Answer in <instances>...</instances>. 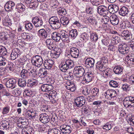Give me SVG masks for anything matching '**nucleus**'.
Masks as SVG:
<instances>
[{
	"mask_svg": "<svg viewBox=\"0 0 134 134\" xmlns=\"http://www.w3.org/2000/svg\"><path fill=\"white\" fill-rule=\"evenodd\" d=\"M7 53L5 48L2 46H0V54L4 56L7 54Z\"/></svg>",
	"mask_w": 134,
	"mask_h": 134,
	"instance_id": "obj_37",
	"label": "nucleus"
},
{
	"mask_svg": "<svg viewBox=\"0 0 134 134\" xmlns=\"http://www.w3.org/2000/svg\"><path fill=\"white\" fill-rule=\"evenodd\" d=\"M104 95L106 98L110 100L112 98L116 96L117 93L115 90L110 89L107 90L104 93Z\"/></svg>",
	"mask_w": 134,
	"mask_h": 134,
	"instance_id": "obj_7",
	"label": "nucleus"
},
{
	"mask_svg": "<svg viewBox=\"0 0 134 134\" xmlns=\"http://www.w3.org/2000/svg\"><path fill=\"white\" fill-rule=\"evenodd\" d=\"M41 89L43 91H51L53 88V87L51 85L44 84L41 86Z\"/></svg>",
	"mask_w": 134,
	"mask_h": 134,
	"instance_id": "obj_19",
	"label": "nucleus"
},
{
	"mask_svg": "<svg viewBox=\"0 0 134 134\" xmlns=\"http://www.w3.org/2000/svg\"><path fill=\"white\" fill-rule=\"evenodd\" d=\"M123 69L122 67L119 65L115 66L114 68L113 71L115 74H119L122 72Z\"/></svg>",
	"mask_w": 134,
	"mask_h": 134,
	"instance_id": "obj_29",
	"label": "nucleus"
},
{
	"mask_svg": "<svg viewBox=\"0 0 134 134\" xmlns=\"http://www.w3.org/2000/svg\"><path fill=\"white\" fill-rule=\"evenodd\" d=\"M91 3L93 5L98 6L101 3L102 0H90Z\"/></svg>",
	"mask_w": 134,
	"mask_h": 134,
	"instance_id": "obj_46",
	"label": "nucleus"
},
{
	"mask_svg": "<svg viewBox=\"0 0 134 134\" xmlns=\"http://www.w3.org/2000/svg\"><path fill=\"white\" fill-rule=\"evenodd\" d=\"M88 36L86 32L80 35V40L83 41H86L88 39Z\"/></svg>",
	"mask_w": 134,
	"mask_h": 134,
	"instance_id": "obj_36",
	"label": "nucleus"
},
{
	"mask_svg": "<svg viewBox=\"0 0 134 134\" xmlns=\"http://www.w3.org/2000/svg\"><path fill=\"white\" fill-rule=\"evenodd\" d=\"M88 88L89 87H86L83 90V94L86 95L90 93V90Z\"/></svg>",
	"mask_w": 134,
	"mask_h": 134,
	"instance_id": "obj_59",
	"label": "nucleus"
},
{
	"mask_svg": "<svg viewBox=\"0 0 134 134\" xmlns=\"http://www.w3.org/2000/svg\"><path fill=\"white\" fill-rule=\"evenodd\" d=\"M64 77L66 80H69V81L73 79V76L72 73L70 72H69L68 74L65 75Z\"/></svg>",
	"mask_w": 134,
	"mask_h": 134,
	"instance_id": "obj_40",
	"label": "nucleus"
},
{
	"mask_svg": "<svg viewBox=\"0 0 134 134\" xmlns=\"http://www.w3.org/2000/svg\"><path fill=\"white\" fill-rule=\"evenodd\" d=\"M93 77V72H87L84 75L81 82L83 84H85L91 81Z\"/></svg>",
	"mask_w": 134,
	"mask_h": 134,
	"instance_id": "obj_5",
	"label": "nucleus"
},
{
	"mask_svg": "<svg viewBox=\"0 0 134 134\" xmlns=\"http://www.w3.org/2000/svg\"><path fill=\"white\" fill-rule=\"evenodd\" d=\"M118 51L120 53L124 54L127 53L129 52L128 48L127 47L126 45L125 44L119 46Z\"/></svg>",
	"mask_w": 134,
	"mask_h": 134,
	"instance_id": "obj_16",
	"label": "nucleus"
},
{
	"mask_svg": "<svg viewBox=\"0 0 134 134\" xmlns=\"http://www.w3.org/2000/svg\"><path fill=\"white\" fill-rule=\"evenodd\" d=\"M91 39L94 41H96L98 39V35L96 33L92 34L91 36Z\"/></svg>",
	"mask_w": 134,
	"mask_h": 134,
	"instance_id": "obj_51",
	"label": "nucleus"
},
{
	"mask_svg": "<svg viewBox=\"0 0 134 134\" xmlns=\"http://www.w3.org/2000/svg\"><path fill=\"white\" fill-rule=\"evenodd\" d=\"M58 21H59L58 18L55 16L52 17L49 19V21L50 24H51V23H52L58 22Z\"/></svg>",
	"mask_w": 134,
	"mask_h": 134,
	"instance_id": "obj_41",
	"label": "nucleus"
},
{
	"mask_svg": "<svg viewBox=\"0 0 134 134\" xmlns=\"http://www.w3.org/2000/svg\"><path fill=\"white\" fill-rule=\"evenodd\" d=\"M32 22L34 25L36 27L41 26L43 24L42 19L37 16L32 18Z\"/></svg>",
	"mask_w": 134,
	"mask_h": 134,
	"instance_id": "obj_11",
	"label": "nucleus"
},
{
	"mask_svg": "<svg viewBox=\"0 0 134 134\" xmlns=\"http://www.w3.org/2000/svg\"><path fill=\"white\" fill-rule=\"evenodd\" d=\"M33 27V24L31 23H29L25 24V28L29 31L31 30Z\"/></svg>",
	"mask_w": 134,
	"mask_h": 134,
	"instance_id": "obj_50",
	"label": "nucleus"
},
{
	"mask_svg": "<svg viewBox=\"0 0 134 134\" xmlns=\"http://www.w3.org/2000/svg\"><path fill=\"white\" fill-rule=\"evenodd\" d=\"M32 92L30 90H25L24 92V94L28 96H32Z\"/></svg>",
	"mask_w": 134,
	"mask_h": 134,
	"instance_id": "obj_55",
	"label": "nucleus"
},
{
	"mask_svg": "<svg viewBox=\"0 0 134 134\" xmlns=\"http://www.w3.org/2000/svg\"><path fill=\"white\" fill-rule=\"evenodd\" d=\"M1 125L0 126V129H2V128L1 127H3L4 129H7L8 125V122L6 121H3L2 122Z\"/></svg>",
	"mask_w": 134,
	"mask_h": 134,
	"instance_id": "obj_49",
	"label": "nucleus"
},
{
	"mask_svg": "<svg viewBox=\"0 0 134 134\" xmlns=\"http://www.w3.org/2000/svg\"><path fill=\"white\" fill-rule=\"evenodd\" d=\"M113 8L114 9V11L113 12V13H114L117 12L119 9V8L118 6L116 5H113Z\"/></svg>",
	"mask_w": 134,
	"mask_h": 134,
	"instance_id": "obj_60",
	"label": "nucleus"
},
{
	"mask_svg": "<svg viewBox=\"0 0 134 134\" xmlns=\"http://www.w3.org/2000/svg\"><path fill=\"white\" fill-rule=\"evenodd\" d=\"M103 128L104 129H105L107 130H109L111 129V126L110 124L107 123L106 124L103 126Z\"/></svg>",
	"mask_w": 134,
	"mask_h": 134,
	"instance_id": "obj_52",
	"label": "nucleus"
},
{
	"mask_svg": "<svg viewBox=\"0 0 134 134\" xmlns=\"http://www.w3.org/2000/svg\"><path fill=\"white\" fill-rule=\"evenodd\" d=\"M78 34V32L77 30L76 29H72L70 30L69 32V35L72 39H75Z\"/></svg>",
	"mask_w": 134,
	"mask_h": 134,
	"instance_id": "obj_25",
	"label": "nucleus"
},
{
	"mask_svg": "<svg viewBox=\"0 0 134 134\" xmlns=\"http://www.w3.org/2000/svg\"><path fill=\"white\" fill-rule=\"evenodd\" d=\"M8 37V34L7 31H5L4 33L0 34V38L2 40H7Z\"/></svg>",
	"mask_w": 134,
	"mask_h": 134,
	"instance_id": "obj_34",
	"label": "nucleus"
},
{
	"mask_svg": "<svg viewBox=\"0 0 134 134\" xmlns=\"http://www.w3.org/2000/svg\"><path fill=\"white\" fill-rule=\"evenodd\" d=\"M110 86L112 87L116 88L118 86V83L116 81L112 80L110 81L109 82Z\"/></svg>",
	"mask_w": 134,
	"mask_h": 134,
	"instance_id": "obj_47",
	"label": "nucleus"
},
{
	"mask_svg": "<svg viewBox=\"0 0 134 134\" xmlns=\"http://www.w3.org/2000/svg\"><path fill=\"white\" fill-rule=\"evenodd\" d=\"M30 74V72H29L28 70L23 69L21 71L20 76L21 78L25 79L29 77Z\"/></svg>",
	"mask_w": 134,
	"mask_h": 134,
	"instance_id": "obj_23",
	"label": "nucleus"
},
{
	"mask_svg": "<svg viewBox=\"0 0 134 134\" xmlns=\"http://www.w3.org/2000/svg\"><path fill=\"white\" fill-rule=\"evenodd\" d=\"M17 124L18 126H19V124H21L22 125V127H24L27 125V120L25 118L21 117L18 119Z\"/></svg>",
	"mask_w": 134,
	"mask_h": 134,
	"instance_id": "obj_20",
	"label": "nucleus"
},
{
	"mask_svg": "<svg viewBox=\"0 0 134 134\" xmlns=\"http://www.w3.org/2000/svg\"><path fill=\"white\" fill-rule=\"evenodd\" d=\"M124 106L126 108H131L134 107V97L128 96L125 98L123 100Z\"/></svg>",
	"mask_w": 134,
	"mask_h": 134,
	"instance_id": "obj_3",
	"label": "nucleus"
},
{
	"mask_svg": "<svg viewBox=\"0 0 134 134\" xmlns=\"http://www.w3.org/2000/svg\"><path fill=\"white\" fill-rule=\"evenodd\" d=\"M38 5V2H32L30 4V6H32L31 8L34 7V8H35L37 7Z\"/></svg>",
	"mask_w": 134,
	"mask_h": 134,
	"instance_id": "obj_58",
	"label": "nucleus"
},
{
	"mask_svg": "<svg viewBox=\"0 0 134 134\" xmlns=\"http://www.w3.org/2000/svg\"><path fill=\"white\" fill-rule=\"evenodd\" d=\"M55 51V52L53 53V56L54 58H57L59 57L62 51L60 48L58 49L56 48Z\"/></svg>",
	"mask_w": 134,
	"mask_h": 134,
	"instance_id": "obj_32",
	"label": "nucleus"
},
{
	"mask_svg": "<svg viewBox=\"0 0 134 134\" xmlns=\"http://www.w3.org/2000/svg\"><path fill=\"white\" fill-rule=\"evenodd\" d=\"M39 120L43 123H47L50 121L49 116L46 113L41 114L39 115Z\"/></svg>",
	"mask_w": 134,
	"mask_h": 134,
	"instance_id": "obj_8",
	"label": "nucleus"
},
{
	"mask_svg": "<svg viewBox=\"0 0 134 134\" xmlns=\"http://www.w3.org/2000/svg\"><path fill=\"white\" fill-rule=\"evenodd\" d=\"M69 51L72 57L76 58L78 57L79 54V51L77 48L73 47H70Z\"/></svg>",
	"mask_w": 134,
	"mask_h": 134,
	"instance_id": "obj_12",
	"label": "nucleus"
},
{
	"mask_svg": "<svg viewBox=\"0 0 134 134\" xmlns=\"http://www.w3.org/2000/svg\"><path fill=\"white\" fill-rule=\"evenodd\" d=\"M109 19L110 22L113 25H116L118 24L119 22V19L116 15H111Z\"/></svg>",
	"mask_w": 134,
	"mask_h": 134,
	"instance_id": "obj_15",
	"label": "nucleus"
},
{
	"mask_svg": "<svg viewBox=\"0 0 134 134\" xmlns=\"http://www.w3.org/2000/svg\"><path fill=\"white\" fill-rule=\"evenodd\" d=\"M59 66V68L61 71L65 72L69 68L70 69L74 66L72 61L69 59L64 58Z\"/></svg>",
	"mask_w": 134,
	"mask_h": 134,
	"instance_id": "obj_2",
	"label": "nucleus"
},
{
	"mask_svg": "<svg viewBox=\"0 0 134 134\" xmlns=\"http://www.w3.org/2000/svg\"><path fill=\"white\" fill-rule=\"evenodd\" d=\"M25 37H23L24 39H26L28 40H30L32 38L31 35L28 33H25L23 34Z\"/></svg>",
	"mask_w": 134,
	"mask_h": 134,
	"instance_id": "obj_57",
	"label": "nucleus"
},
{
	"mask_svg": "<svg viewBox=\"0 0 134 134\" xmlns=\"http://www.w3.org/2000/svg\"><path fill=\"white\" fill-rule=\"evenodd\" d=\"M111 40L114 41V44H117L120 41V38L118 36H116L114 38H112Z\"/></svg>",
	"mask_w": 134,
	"mask_h": 134,
	"instance_id": "obj_54",
	"label": "nucleus"
},
{
	"mask_svg": "<svg viewBox=\"0 0 134 134\" xmlns=\"http://www.w3.org/2000/svg\"><path fill=\"white\" fill-rule=\"evenodd\" d=\"M129 11L127 7H123L120 8L119 11V13L120 15L124 16L128 14Z\"/></svg>",
	"mask_w": 134,
	"mask_h": 134,
	"instance_id": "obj_21",
	"label": "nucleus"
},
{
	"mask_svg": "<svg viewBox=\"0 0 134 134\" xmlns=\"http://www.w3.org/2000/svg\"><path fill=\"white\" fill-rule=\"evenodd\" d=\"M121 35L125 39L128 40L132 38V34L131 33L127 30H124L121 32Z\"/></svg>",
	"mask_w": 134,
	"mask_h": 134,
	"instance_id": "obj_14",
	"label": "nucleus"
},
{
	"mask_svg": "<svg viewBox=\"0 0 134 134\" xmlns=\"http://www.w3.org/2000/svg\"><path fill=\"white\" fill-rule=\"evenodd\" d=\"M58 12L59 14L61 16L65 15L67 14L66 9L64 8H60Z\"/></svg>",
	"mask_w": 134,
	"mask_h": 134,
	"instance_id": "obj_35",
	"label": "nucleus"
},
{
	"mask_svg": "<svg viewBox=\"0 0 134 134\" xmlns=\"http://www.w3.org/2000/svg\"><path fill=\"white\" fill-rule=\"evenodd\" d=\"M66 87L68 90H70L72 92H73L75 90V87L74 84H70V85H68L66 86Z\"/></svg>",
	"mask_w": 134,
	"mask_h": 134,
	"instance_id": "obj_44",
	"label": "nucleus"
},
{
	"mask_svg": "<svg viewBox=\"0 0 134 134\" xmlns=\"http://www.w3.org/2000/svg\"><path fill=\"white\" fill-rule=\"evenodd\" d=\"M16 80L14 79H9V88L12 90L15 87Z\"/></svg>",
	"mask_w": 134,
	"mask_h": 134,
	"instance_id": "obj_27",
	"label": "nucleus"
},
{
	"mask_svg": "<svg viewBox=\"0 0 134 134\" xmlns=\"http://www.w3.org/2000/svg\"><path fill=\"white\" fill-rule=\"evenodd\" d=\"M14 66L12 64L10 66H9V70H10V73L13 72L14 73Z\"/></svg>",
	"mask_w": 134,
	"mask_h": 134,
	"instance_id": "obj_62",
	"label": "nucleus"
},
{
	"mask_svg": "<svg viewBox=\"0 0 134 134\" xmlns=\"http://www.w3.org/2000/svg\"><path fill=\"white\" fill-rule=\"evenodd\" d=\"M85 72L84 69L81 66L75 67L73 72L76 77H81Z\"/></svg>",
	"mask_w": 134,
	"mask_h": 134,
	"instance_id": "obj_6",
	"label": "nucleus"
},
{
	"mask_svg": "<svg viewBox=\"0 0 134 134\" xmlns=\"http://www.w3.org/2000/svg\"><path fill=\"white\" fill-rule=\"evenodd\" d=\"M38 35L40 37L43 38H46L47 36V35L46 30L43 29L40 30L38 32Z\"/></svg>",
	"mask_w": 134,
	"mask_h": 134,
	"instance_id": "obj_22",
	"label": "nucleus"
},
{
	"mask_svg": "<svg viewBox=\"0 0 134 134\" xmlns=\"http://www.w3.org/2000/svg\"><path fill=\"white\" fill-rule=\"evenodd\" d=\"M52 28L54 30H56L59 28L61 26V24L59 21L55 23H52L50 24Z\"/></svg>",
	"mask_w": 134,
	"mask_h": 134,
	"instance_id": "obj_31",
	"label": "nucleus"
},
{
	"mask_svg": "<svg viewBox=\"0 0 134 134\" xmlns=\"http://www.w3.org/2000/svg\"><path fill=\"white\" fill-rule=\"evenodd\" d=\"M129 80L132 82V84H134V75H131L129 78Z\"/></svg>",
	"mask_w": 134,
	"mask_h": 134,
	"instance_id": "obj_64",
	"label": "nucleus"
},
{
	"mask_svg": "<svg viewBox=\"0 0 134 134\" xmlns=\"http://www.w3.org/2000/svg\"><path fill=\"white\" fill-rule=\"evenodd\" d=\"M104 65L108 63V59L106 57H103L101 58V60L100 61Z\"/></svg>",
	"mask_w": 134,
	"mask_h": 134,
	"instance_id": "obj_56",
	"label": "nucleus"
},
{
	"mask_svg": "<svg viewBox=\"0 0 134 134\" xmlns=\"http://www.w3.org/2000/svg\"><path fill=\"white\" fill-rule=\"evenodd\" d=\"M69 35L64 31L59 33L55 32L51 34L52 38L55 41L58 42L61 40L65 42L69 39Z\"/></svg>",
	"mask_w": 134,
	"mask_h": 134,
	"instance_id": "obj_1",
	"label": "nucleus"
},
{
	"mask_svg": "<svg viewBox=\"0 0 134 134\" xmlns=\"http://www.w3.org/2000/svg\"><path fill=\"white\" fill-rule=\"evenodd\" d=\"M56 45L54 43L52 42L49 45L47 46L48 48L49 49L55 51L56 49Z\"/></svg>",
	"mask_w": 134,
	"mask_h": 134,
	"instance_id": "obj_45",
	"label": "nucleus"
},
{
	"mask_svg": "<svg viewBox=\"0 0 134 134\" xmlns=\"http://www.w3.org/2000/svg\"><path fill=\"white\" fill-rule=\"evenodd\" d=\"M57 93L54 91H52L49 93V99L51 100H53L54 101V103L58 99L56 97Z\"/></svg>",
	"mask_w": 134,
	"mask_h": 134,
	"instance_id": "obj_24",
	"label": "nucleus"
},
{
	"mask_svg": "<svg viewBox=\"0 0 134 134\" xmlns=\"http://www.w3.org/2000/svg\"><path fill=\"white\" fill-rule=\"evenodd\" d=\"M104 65L100 61L98 62L96 64L97 68L100 71H103L105 70Z\"/></svg>",
	"mask_w": 134,
	"mask_h": 134,
	"instance_id": "obj_30",
	"label": "nucleus"
},
{
	"mask_svg": "<svg viewBox=\"0 0 134 134\" xmlns=\"http://www.w3.org/2000/svg\"><path fill=\"white\" fill-rule=\"evenodd\" d=\"M17 8L18 12L19 13L22 12L25 10V6L22 4H18L17 5Z\"/></svg>",
	"mask_w": 134,
	"mask_h": 134,
	"instance_id": "obj_39",
	"label": "nucleus"
},
{
	"mask_svg": "<svg viewBox=\"0 0 134 134\" xmlns=\"http://www.w3.org/2000/svg\"><path fill=\"white\" fill-rule=\"evenodd\" d=\"M99 89L97 88H94L91 91V93L94 97L97 96L98 95Z\"/></svg>",
	"mask_w": 134,
	"mask_h": 134,
	"instance_id": "obj_42",
	"label": "nucleus"
},
{
	"mask_svg": "<svg viewBox=\"0 0 134 134\" xmlns=\"http://www.w3.org/2000/svg\"><path fill=\"white\" fill-rule=\"evenodd\" d=\"M37 81L36 80L32 79L29 81L27 84L28 86L32 87L34 86H35L37 84Z\"/></svg>",
	"mask_w": 134,
	"mask_h": 134,
	"instance_id": "obj_43",
	"label": "nucleus"
},
{
	"mask_svg": "<svg viewBox=\"0 0 134 134\" xmlns=\"http://www.w3.org/2000/svg\"><path fill=\"white\" fill-rule=\"evenodd\" d=\"M94 63V60L91 58H88L86 59L85 62V64L88 67H93Z\"/></svg>",
	"mask_w": 134,
	"mask_h": 134,
	"instance_id": "obj_17",
	"label": "nucleus"
},
{
	"mask_svg": "<svg viewBox=\"0 0 134 134\" xmlns=\"http://www.w3.org/2000/svg\"><path fill=\"white\" fill-rule=\"evenodd\" d=\"M85 100L83 96L77 97L75 100V102L76 106L78 107H81L84 105L85 103Z\"/></svg>",
	"mask_w": 134,
	"mask_h": 134,
	"instance_id": "obj_9",
	"label": "nucleus"
},
{
	"mask_svg": "<svg viewBox=\"0 0 134 134\" xmlns=\"http://www.w3.org/2000/svg\"><path fill=\"white\" fill-rule=\"evenodd\" d=\"M109 18L108 16H103L102 19V22L105 24H107L109 21Z\"/></svg>",
	"mask_w": 134,
	"mask_h": 134,
	"instance_id": "obj_53",
	"label": "nucleus"
},
{
	"mask_svg": "<svg viewBox=\"0 0 134 134\" xmlns=\"http://www.w3.org/2000/svg\"><path fill=\"white\" fill-rule=\"evenodd\" d=\"M47 72L46 69L44 68H41L39 71L38 75L42 77H44L47 74Z\"/></svg>",
	"mask_w": 134,
	"mask_h": 134,
	"instance_id": "obj_26",
	"label": "nucleus"
},
{
	"mask_svg": "<svg viewBox=\"0 0 134 134\" xmlns=\"http://www.w3.org/2000/svg\"><path fill=\"white\" fill-rule=\"evenodd\" d=\"M125 60H127V61L129 63L134 65V54H130L127 55L126 57Z\"/></svg>",
	"mask_w": 134,
	"mask_h": 134,
	"instance_id": "obj_28",
	"label": "nucleus"
},
{
	"mask_svg": "<svg viewBox=\"0 0 134 134\" xmlns=\"http://www.w3.org/2000/svg\"><path fill=\"white\" fill-rule=\"evenodd\" d=\"M60 130L63 134H69L71 132L72 129L69 125H63L60 127Z\"/></svg>",
	"mask_w": 134,
	"mask_h": 134,
	"instance_id": "obj_10",
	"label": "nucleus"
},
{
	"mask_svg": "<svg viewBox=\"0 0 134 134\" xmlns=\"http://www.w3.org/2000/svg\"><path fill=\"white\" fill-rule=\"evenodd\" d=\"M129 86L127 85H122V88L123 90L125 91H127L128 90Z\"/></svg>",
	"mask_w": 134,
	"mask_h": 134,
	"instance_id": "obj_63",
	"label": "nucleus"
},
{
	"mask_svg": "<svg viewBox=\"0 0 134 134\" xmlns=\"http://www.w3.org/2000/svg\"><path fill=\"white\" fill-rule=\"evenodd\" d=\"M97 12L100 15L106 14L108 13V10L107 7L101 5L98 7Z\"/></svg>",
	"mask_w": 134,
	"mask_h": 134,
	"instance_id": "obj_13",
	"label": "nucleus"
},
{
	"mask_svg": "<svg viewBox=\"0 0 134 134\" xmlns=\"http://www.w3.org/2000/svg\"><path fill=\"white\" fill-rule=\"evenodd\" d=\"M54 64V62L52 60L48 59L45 60L44 62V66L46 69H50Z\"/></svg>",
	"mask_w": 134,
	"mask_h": 134,
	"instance_id": "obj_18",
	"label": "nucleus"
},
{
	"mask_svg": "<svg viewBox=\"0 0 134 134\" xmlns=\"http://www.w3.org/2000/svg\"><path fill=\"white\" fill-rule=\"evenodd\" d=\"M3 25L5 26V27H8V18H6L5 20L3 23Z\"/></svg>",
	"mask_w": 134,
	"mask_h": 134,
	"instance_id": "obj_61",
	"label": "nucleus"
},
{
	"mask_svg": "<svg viewBox=\"0 0 134 134\" xmlns=\"http://www.w3.org/2000/svg\"><path fill=\"white\" fill-rule=\"evenodd\" d=\"M31 63L35 66L40 67L43 63V60L42 58L38 55L33 56L32 57Z\"/></svg>",
	"mask_w": 134,
	"mask_h": 134,
	"instance_id": "obj_4",
	"label": "nucleus"
},
{
	"mask_svg": "<svg viewBox=\"0 0 134 134\" xmlns=\"http://www.w3.org/2000/svg\"><path fill=\"white\" fill-rule=\"evenodd\" d=\"M60 22L63 25H67L68 24L69 21L68 18L64 16L60 18Z\"/></svg>",
	"mask_w": 134,
	"mask_h": 134,
	"instance_id": "obj_33",
	"label": "nucleus"
},
{
	"mask_svg": "<svg viewBox=\"0 0 134 134\" xmlns=\"http://www.w3.org/2000/svg\"><path fill=\"white\" fill-rule=\"evenodd\" d=\"M87 20L91 24L95 25L96 24V21L94 18L91 16L90 17L87 18Z\"/></svg>",
	"mask_w": 134,
	"mask_h": 134,
	"instance_id": "obj_48",
	"label": "nucleus"
},
{
	"mask_svg": "<svg viewBox=\"0 0 134 134\" xmlns=\"http://www.w3.org/2000/svg\"><path fill=\"white\" fill-rule=\"evenodd\" d=\"M24 79H20L18 80V84L20 86L23 87L26 86V82L25 80Z\"/></svg>",
	"mask_w": 134,
	"mask_h": 134,
	"instance_id": "obj_38",
	"label": "nucleus"
}]
</instances>
